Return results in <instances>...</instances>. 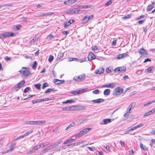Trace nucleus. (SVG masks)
<instances>
[{
  "mask_svg": "<svg viewBox=\"0 0 155 155\" xmlns=\"http://www.w3.org/2000/svg\"><path fill=\"white\" fill-rule=\"evenodd\" d=\"M92 93L94 94H98L99 93V91L98 89H96L93 91Z\"/></svg>",
  "mask_w": 155,
  "mask_h": 155,
  "instance_id": "c03bdc74",
  "label": "nucleus"
},
{
  "mask_svg": "<svg viewBox=\"0 0 155 155\" xmlns=\"http://www.w3.org/2000/svg\"><path fill=\"white\" fill-rule=\"evenodd\" d=\"M140 147L144 150L147 151L148 150V147L143 145L141 142L140 143Z\"/></svg>",
  "mask_w": 155,
  "mask_h": 155,
  "instance_id": "5701e85b",
  "label": "nucleus"
},
{
  "mask_svg": "<svg viewBox=\"0 0 155 155\" xmlns=\"http://www.w3.org/2000/svg\"><path fill=\"white\" fill-rule=\"evenodd\" d=\"M21 27L22 26L21 25H17L15 26V28H14V29H15V30H19L20 29V27Z\"/></svg>",
  "mask_w": 155,
  "mask_h": 155,
  "instance_id": "79ce46f5",
  "label": "nucleus"
},
{
  "mask_svg": "<svg viewBox=\"0 0 155 155\" xmlns=\"http://www.w3.org/2000/svg\"><path fill=\"white\" fill-rule=\"evenodd\" d=\"M82 12V10L78 9L75 11V14H81V13Z\"/></svg>",
  "mask_w": 155,
  "mask_h": 155,
  "instance_id": "3c124183",
  "label": "nucleus"
},
{
  "mask_svg": "<svg viewBox=\"0 0 155 155\" xmlns=\"http://www.w3.org/2000/svg\"><path fill=\"white\" fill-rule=\"evenodd\" d=\"M62 141L56 142L54 144L49 146L51 149H52L54 147H57L59 144Z\"/></svg>",
  "mask_w": 155,
  "mask_h": 155,
  "instance_id": "aec40b11",
  "label": "nucleus"
},
{
  "mask_svg": "<svg viewBox=\"0 0 155 155\" xmlns=\"http://www.w3.org/2000/svg\"><path fill=\"white\" fill-rule=\"evenodd\" d=\"M37 63L36 61H34L32 64V68L33 69H35L36 68Z\"/></svg>",
  "mask_w": 155,
  "mask_h": 155,
  "instance_id": "72a5a7b5",
  "label": "nucleus"
},
{
  "mask_svg": "<svg viewBox=\"0 0 155 155\" xmlns=\"http://www.w3.org/2000/svg\"><path fill=\"white\" fill-rule=\"evenodd\" d=\"M70 25L69 23V22H68V21H67L64 23V27L65 28H66L67 27L69 26Z\"/></svg>",
  "mask_w": 155,
  "mask_h": 155,
  "instance_id": "8fccbe9b",
  "label": "nucleus"
},
{
  "mask_svg": "<svg viewBox=\"0 0 155 155\" xmlns=\"http://www.w3.org/2000/svg\"><path fill=\"white\" fill-rule=\"evenodd\" d=\"M25 83V81L23 80L21 81L20 83H18L14 87V89L16 91H18L21 88L23 87V85Z\"/></svg>",
  "mask_w": 155,
  "mask_h": 155,
  "instance_id": "39448f33",
  "label": "nucleus"
},
{
  "mask_svg": "<svg viewBox=\"0 0 155 155\" xmlns=\"http://www.w3.org/2000/svg\"><path fill=\"white\" fill-rule=\"evenodd\" d=\"M34 86L36 88L38 89L39 90L41 89V85L40 84H34Z\"/></svg>",
  "mask_w": 155,
  "mask_h": 155,
  "instance_id": "ea45409f",
  "label": "nucleus"
},
{
  "mask_svg": "<svg viewBox=\"0 0 155 155\" xmlns=\"http://www.w3.org/2000/svg\"><path fill=\"white\" fill-rule=\"evenodd\" d=\"M123 91V89L120 87L116 88L114 91L113 95L114 96L119 95L121 94Z\"/></svg>",
  "mask_w": 155,
  "mask_h": 155,
  "instance_id": "20e7f679",
  "label": "nucleus"
},
{
  "mask_svg": "<svg viewBox=\"0 0 155 155\" xmlns=\"http://www.w3.org/2000/svg\"><path fill=\"white\" fill-rule=\"evenodd\" d=\"M12 4H5L2 5H0V8L2 7L3 6H12Z\"/></svg>",
  "mask_w": 155,
  "mask_h": 155,
  "instance_id": "6e6d98bb",
  "label": "nucleus"
},
{
  "mask_svg": "<svg viewBox=\"0 0 155 155\" xmlns=\"http://www.w3.org/2000/svg\"><path fill=\"white\" fill-rule=\"evenodd\" d=\"M104 124H106L111 122V120L110 119H104L103 120Z\"/></svg>",
  "mask_w": 155,
  "mask_h": 155,
  "instance_id": "a878e982",
  "label": "nucleus"
},
{
  "mask_svg": "<svg viewBox=\"0 0 155 155\" xmlns=\"http://www.w3.org/2000/svg\"><path fill=\"white\" fill-rule=\"evenodd\" d=\"M77 0H68L64 1V4L65 5H70L73 4L77 1Z\"/></svg>",
  "mask_w": 155,
  "mask_h": 155,
  "instance_id": "2eb2a0df",
  "label": "nucleus"
},
{
  "mask_svg": "<svg viewBox=\"0 0 155 155\" xmlns=\"http://www.w3.org/2000/svg\"><path fill=\"white\" fill-rule=\"evenodd\" d=\"M65 82L64 80H59L58 79H54V83L56 84H59L64 83Z\"/></svg>",
  "mask_w": 155,
  "mask_h": 155,
  "instance_id": "dca6fc26",
  "label": "nucleus"
},
{
  "mask_svg": "<svg viewBox=\"0 0 155 155\" xmlns=\"http://www.w3.org/2000/svg\"><path fill=\"white\" fill-rule=\"evenodd\" d=\"M95 55L92 52H89L87 57L88 61H91L95 59Z\"/></svg>",
  "mask_w": 155,
  "mask_h": 155,
  "instance_id": "f8f14e48",
  "label": "nucleus"
},
{
  "mask_svg": "<svg viewBox=\"0 0 155 155\" xmlns=\"http://www.w3.org/2000/svg\"><path fill=\"white\" fill-rule=\"evenodd\" d=\"M48 84L47 83H44L43 84L42 88V89H44L46 87H48Z\"/></svg>",
  "mask_w": 155,
  "mask_h": 155,
  "instance_id": "4c0bfd02",
  "label": "nucleus"
},
{
  "mask_svg": "<svg viewBox=\"0 0 155 155\" xmlns=\"http://www.w3.org/2000/svg\"><path fill=\"white\" fill-rule=\"evenodd\" d=\"M91 129V128H87L84 129L81 131L78 134H76L75 136H81L82 135H85Z\"/></svg>",
  "mask_w": 155,
  "mask_h": 155,
  "instance_id": "0eeeda50",
  "label": "nucleus"
},
{
  "mask_svg": "<svg viewBox=\"0 0 155 155\" xmlns=\"http://www.w3.org/2000/svg\"><path fill=\"white\" fill-rule=\"evenodd\" d=\"M131 16V14H128L125 16L122 17V18L124 20H125L129 19Z\"/></svg>",
  "mask_w": 155,
  "mask_h": 155,
  "instance_id": "2f4dec72",
  "label": "nucleus"
},
{
  "mask_svg": "<svg viewBox=\"0 0 155 155\" xmlns=\"http://www.w3.org/2000/svg\"><path fill=\"white\" fill-rule=\"evenodd\" d=\"M19 72L20 74H22L24 77H28L31 74L28 69H27L25 67H23L21 70H20Z\"/></svg>",
  "mask_w": 155,
  "mask_h": 155,
  "instance_id": "f257e3e1",
  "label": "nucleus"
},
{
  "mask_svg": "<svg viewBox=\"0 0 155 155\" xmlns=\"http://www.w3.org/2000/svg\"><path fill=\"white\" fill-rule=\"evenodd\" d=\"M77 8L78 9H82L84 8V5H78L77 6Z\"/></svg>",
  "mask_w": 155,
  "mask_h": 155,
  "instance_id": "680f3d73",
  "label": "nucleus"
},
{
  "mask_svg": "<svg viewBox=\"0 0 155 155\" xmlns=\"http://www.w3.org/2000/svg\"><path fill=\"white\" fill-rule=\"evenodd\" d=\"M64 54L63 53L61 52H60L57 56V59L58 60H59L63 56Z\"/></svg>",
  "mask_w": 155,
  "mask_h": 155,
  "instance_id": "473e14b6",
  "label": "nucleus"
},
{
  "mask_svg": "<svg viewBox=\"0 0 155 155\" xmlns=\"http://www.w3.org/2000/svg\"><path fill=\"white\" fill-rule=\"evenodd\" d=\"M143 124H141L138 125H137L136 126V128L140 127H142L143 126Z\"/></svg>",
  "mask_w": 155,
  "mask_h": 155,
  "instance_id": "69168bd1",
  "label": "nucleus"
},
{
  "mask_svg": "<svg viewBox=\"0 0 155 155\" xmlns=\"http://www.w3.org/2000/svg\"><path fill=\"white\" fill-rule=\"evenodd\" d=\"M74 101L73 100H67L66 101L63 102L64 104L65 103H72L74 102Z\"/></svg>",
  "mask_w": 155,
  "mask_h": 155,
  "instance_id": "58836bf2",
  "label": "nucleus"
},
{
  "mask_svg": "<svg viewBox=\"0 0 155 155\" xmlns=\"http://www.w3.org/2000/svg\"><path fill=\"white\" fill-rule=\"evenodd\" d=\"M86 60V58L85 57H83L82 58V59H79V61L81 63L84 61Z\"/></svg>",
  "mask_w": 155,
  "mask_h": 155,
  "instance_id": "603ef678",
  "label": "nucleus"
},
{
  "mask_svg": "<svg viewBox=\"0 0 155 155\" xmlns=\"http://www.w3.org/2000/svg\"><path fill=\"white\" fill-rule=\"evenodd\" d=\"M45 120L35 121L34 124H38L41 125L45 123Z\"/></svg>",
  "mask_w": 155,
  "mask_h": 155,
  "instance_id": "b1692460",
  "label": "nucleus"
},
{
  "mask_svg": "<svg viewBox=\"0 0 155 155\" xmlns=\"http://www.w3.org/2000/svg\"><path fill=\"white\" fill-rule=\"evenodd\" d=\"M145 20V19L140 20L138 21L137 23H138L140 25H141L144 22Z\"/></svg>",
  "mask_w": 155,
  "mask_h": 155,
  "instance_id": "13d9d810",
  "label": "nucleus"
},
{
  "mask_svg": "<svg viewBox=\"0 0 155 155\" xmlns=\"http://www.w3.org/2000/svg\"><path fill=\"white\" fill-rule=\"evenodd\" d=\"M92 49L94 51H95L97 50V48L96 46H94L92 47Z\"/></svg>",
  "mask_w": 155,
  "mask_h": 155,
  "instance_id": "0e129e2a",
  "label": "nucleus"
},
{
  "mask_svg": "<svg viewBox=\"0 0 155 155\" xmlns=\"http://www.w3.org/2000/svg\"><path fill=\"white\" fill-rule=\"evenodd\" d=\"M154 69V67L153 66H151L148 68L147 69V71L149 73H151L153 70Z\"/></svg>",
  "mask_w": 155,
  "mask_h": 155,
  "instance_id": "c9c22d12",
  "label": "nucleus"
},
{
  "mask_svg": "<svg viewBox=\"0 0 155 155\" xmlns=\"http://www.w3.org/2000/svg\"><path fill=\"white\" fill-rule=\"evenodd\" d=\"M2 38H6L9 37H13L15 36V34L13 32H5L4 33L1 34Z\"/></svg>",
  "mask_w": 155,
  "mask_h": 155,
  "instance_id": "6e6552de",
  "label": "nucleus"
},
{
  "mask_svg": "<svg viewBox=\"0 0 155 155\" xmlns=\"http://www.w3.org/2000/svg\"><path fill=\"white\" fill-rule=\"evenodd\" d=\"M80 144H81L80 142V141L78 142H77V143H72L71 145H72L73 146H75V145L78 146V145H80Z\"/></svg>",
  "mask_w": 155,
  "mask_h": 155,
  "instance_id": "864d4df0",
  "label": "nucleus"
},
{
  "mask_svg": "<svg viewBox=\"0 0 155 155\" xmlns=\"http://www.w3.org/2000/svg\"><path fill=\"white\" fill-rule=\"evenodd\" d=\"M53 37V36L50 34L48 35L47 37V38L48 39V40H50Z\"/></svg>",
  "mask_w": 155,
  "mask_h": 155,
  "instance_id": "e2e57ef3",
  "label": "nucleus"
},
{
  "mask_svg": "<svg viewBox=\"0 0 155 155\" xmlns=\"http://www.w3.org/2000/svg\"><path fill=\"white\" fill-rule=\"evenodd\" d=\"M38 149V146L37 145L34 146L32 150L29 151L28 153V154H31L32 153H35L36 150Z\"/></svg>",
  "mask_w": 155,
  "mask_h": 155,
  "instance_id": "a211bd4d",
  "label": "nucleus"
},
{
  "mask_svg": "<svg viewBox=\"0 0 155 155\" xmlns=\"http://www.w3.org/2000/svg\"><path fill=\"white\" fill-rule=\"evenodd\" d=\"M94 17L93 15H92L88 17L87 16H85L83 19L82 22L84 23H87L89 21L92 19Z\"/></svg>",
  "mask_w": 155,
  "mask_h": 155,
  "instance_id": "9d476101",
  "label": "nucleus"
},
{
  "mask_svg": "<svg viewBox=\"0 0 155 155\" xmlns=\"http://www.w3.org/2000/svg\"><path fill=\"white\" fill-rule=\"evenodd\" d=\"M110 89H107L104 90V94L105 95H108L110 94Z\"/></svg>",
  "mask_w": 155,
  "mask_h": 155,
  "instance_id": "bb28decb",
  "label": "nucleus"
},
{
  "mask_svg": "<svg viewBox=\"0 0 155 155\" xmlns=\"http://www.w3.org/2000/svg\"><path fill=\"white\" fill-rule=\"evenodd\" d=\"M117 59H120L121 58H123L121 54H119L117 57Z\"/></svg>",
  "mask_w": 155,
  "mask_h": 155,
  "instance_id": "338daca9",
  "label": "nucleus"
},
{
  "mask_svg": "<svg viewBox=\"0 0 155 155\" xmlns=\"http://www.w3.org/2000/svg\"><path fill=\"white\" fill-rule=\"evenodd\" d=\"M104 147L107 151H110V147L108 145H106L104 146Z\"/></svg>",
  "mask_w": 155,
  "mask_h": 155,
  "instance_id": "5fc2aeb1",
  "label": "nucleus"
},
{
  "mask_svg": "<svg viewBox=\"0 0 155 155\" xmlns=\"http://www.w3.org/2000/svg\"><path fill=\"white\" fill-rule=\"evenodd\" d=\"M88 91V90L87 88H86L81 90H78V91H73L70 92V93L73 94L74 95H76L81 94L85 92H87Z\"/></svg>",
  "mask_w": 155,
  "mask_h": 155,
  "instance_id": "f03ea898",
  "label": "nucleus"
},
{
  "mask_svg": "<svg viewBox=\"0 0 155 155\" xmlns=\"http://www.w3.org/2000/svg\"><path fill=\"white\" fill-rule=\"evenodd\" d=\"M38 40V38H37V37H35L34 38H33V39H32V40H31L30 41V42L31 43H33L35 41H37Z\"/></svg>",
  "mask_w": 155,
  "mask_h": 155,
  "instance_id": "a18cd8bd",
  "label": "nucleus"
},
{
  "mask_svg": "<svg viewBox=\"0 0 155 155\" xmlns=\"http://www.w3.org/2000/svg\"><path fill=\"white\" fill-rule=\"evenodd\" d=\"M155 4V3L154 2H152V3L149 5L147 8V11H151L152 9L154 8V5Z\"/></svg>",
  "mask_w": 155,
  "mask_h": 155,
  "instance_id": "4468645a",
  "label": "nucleus"
},
{
  "mask_svg": "<svg viewBox=\"0 0 155 155\" xmlns=\"http://www.w3.org/2000/svg\"><path fill=\"white\" fill-rule=\"evenodd\" d=\"M104 71V69L103 67H101L99 68L98 69H97L95 73L97 74H101L103 73Z\"/></svg>",
  "mask_w": 155,
  "mask_h": 155,
  "instance_id": "f3484780",
  "label": "nucleus"
},
{
  "mask_svg": "<svg viewBox=\"0 0 155 155\" xmlns=\"http://www.w3.org/2000/svg\"><path fill=\"white\" fill-rule=\"evenodd\" d=\"M92 6V5H84V8H85V9H87V8H90Z\"/></svg>",
  "mask_w": 155,
  "mask_h": 155,
  "instance_id": "bf43d9fd",
  "label": "nucleus"
},
{
  "mask_svg": "<svg viewBox=\"0 0 155 155\" xmlns=\"http://www.w3.org/2000/svg\"><path fill=\"white\" fill-rule=\"evenodd\" d=\"M115 86V84L114 83H112L109 84L103 85L101 86V87L102 88L108 87L110 88H113Z\"/></svg>",
  "mask_w": 155,
  "mask_h": 155,
  "instance_id": "ddd939ff",
  "label": "nucleus"
},
{
  "mask_svg": "<svg viewBox=\"0 0 155 155\" xmlns=\"http://www.w3.org/2000/svg\"><path fill=\"white\" fill-rule=\"evenodd\" d=\"M74 20L71 19L68 21V22H69V23L70 25L71 24L73 23L74 22Z\"/></svg>",
  "mask_w": 155,
  "mask_h": 155,
  "instance_id": "774afa93",
  "label": "nucleus"
},
{
  "mask_svg": "<svg viewBox=\"0 0 155 155\" xmlns=\"http://www.w3.org/2000/svg\"><path fill=\"white\" fill-rule=\"evenodd\" d=\"M78 107L79 109L80 110H84L86 108V106L81 105L78 106Z\"/></svg>",
  "mask_w": 155,
  "mask_h": 155,
  "instance_id": "e433bc0d",
  "label": "nucleus"
},
{
  "mask_svg": "<svg viewBox=\"0 0 155 155\" xmlns=\"http://www.w3.org/2000/svg\"><path fill=\"white\" fill-rule=\"evenodd\" d=\"M139 53L142 56L146 57L147 55V51L143 48H142L138 51Z\"/></svg>",
  "mask_w": 155,
  "mask_h": 155,
  "instance_id": "9b49d317",
  "label": "nucleus"
},
{
  "mask_svg": "<svg viewBox=\"0 0 155 155\" xmlns=\"http://www.w3.org/2000/svg\"><path fill=\"white\" fill-rule=\"evenodd\" d=\"M153 114L152 110H150L147 112H146L143 115V117H145L149 115H150Z\"/></svg>",
  "mask_w": 155,
  "mask_h": 155,
  "instance_id": "c85d7f7f",
  "label": "nucleus"
},
{
  "mask_svg": "<svg viewBox=\"0 0 155 155\" xmlns=\"http://www.w3.org/2000/svg\"><path fill=\"white\" fill-rule=\"evenodd\" d=\"M112 3V1L111 0H110L108 1L105 5V6H107L108 5H110Z\"/></svg>",
  "mask_w": 155,
  "mask_h": 155,
  "instance_id": "09e8293b",
  "label": "nucleus"
},
{
  "mask_svg": "<svg viewBox=\"0 0 155 155\" xmlns=\"http://www.w3.org/2000/svg\"><path fill=\"white\" fill-rule=\"evenodd\" d=\"M55 91L54 88H48L44 92V93L46 94L47 93H50L51 91Z\"/></svg>",
  "mask_w": 155,
  "mask_h": 155,
  "instance_id": "c756f323",
  "label": "nucleus"
},
{
  "mask_svg": "<svg viewBox=\"0 0 155 155\" xmlns=\"http://www.w3.org/2000/svg\"><path fill=\"white\" fill-rule=\"evenodd\" d=\"M72 106H68L67 107H64L62 108V110L65 111H69L71 110Z\"/></svg>",
  "mask_w": 155,
  "mask_h": 155,
  "instance_id": "cd10ccee",
  "label": "nucleus"
},
{
  "mask_svg": "<svg viewBox=\"0 0 155 155\" xmlns=\"http://www.w3.org/2000/svg\"><path fill=\"white\" fill-rule=\"evenodd\" d=\"M75 123L74 122H73L71 124H70L68 126H67L65 129V130H67L71 128L74 125Z\"/></svg>",
  "mask_w": 155,
  "mask_h": 155,
  "instance_id": "7c9ffc66",
  "label": "nucleus"
},
{
  "mask_svg": "<svg viewBox=\"0 0 155 155\" xmlns=\"http://www.w3.org/2000/svg\"><path fill=\"white\" fill-rule=\"evenodd\" d=\"M54 59V57L51 55H50L48 58V61L49 62H51Z\"/></svg>",
  "mask_w": 155,
  "mask_h": 155,
  "instance_id": "37998d69",
  "label": "nucleus"
},
{
  "mask_svg": "<svg viewBox=\"0 0 155 155\" xmlns=\"http://www.w3.org/2000/svg\"><path fill=\"white\" fill-rule=\"evenodd\" d=\"M104 101V99L101 98L98 99L96 100H93L92 101L95 103H100Z\"/></svg>",
  "mask_w": 155,
  "mask_h": 155,
  "instance_id": "412c9836",
  "label": "nucleus"
},
{
  "mask_svg": "<svg viewBox=\"0 0 155 155\" xmlns=\"http://www.w3.org/2000/svg\"><path fill=\"white\" fill-rule=\"evenodd\" d=\"M96 59H97L98 60L102 61L104 59V58L103 57H99V56H95V58Z\"/></svg>",
  "mask_w": 155,
  "mask_h": 155,
  "instance_id": "a19ab883",
  "label": "nucleus"
},
{
  "mask_svg": "<svg viewBox=\"0 0 155 155\" xmlns=\"http://www.w3.org/2000/svg\"><path fill=\"white\" fill-rule=\"evenodd\" d=\"M85 78V74H83L79 76H76L74 77L73 79L75 81L80 82L84 80Z\"/></svg>",
  "mask_w": 155,
  "mask_h": 155,
  "instance_id": "7ed1b4c3",
  "label": "nucleus"
},
{
  "mask_svg": "<svg viewBox=\"0 0 155 155\" xmlns=\"http://www.w3.org/2000/svg\"><path fill=\"white\" fill-rule=\"evenodd\" d=\"M66 12L68 14L74 15L75 13V11L71 9H68L66 11Z\"/></svg>",
  "mask_w": 155,
  "mask_h": 155,
  "instance_id": "6ab92c4d",
  "label": "nucleus"
},
{
  "mask_svg": "<svg viewBox=\"0 0 155 155\" xmlns=\"http://www.w3.org/2000/svg\"><path fill=\"white\" fill-rule=\"evenodd\" d=\"M30 89V87H27L24 90V92L25 93H26L27 92H28Z\"/></svg>",
  "mask_w": 155,
  "mask_h": 155,
  "instance_id": "de8ad7c7",
  "label": "nucleus"
},
{
  "mask_svg": "<svg viewBox=\"0 0 155 155\" xmlns=\"http://www.w3.org/2000/svg\"><path fill=\"white\" fill-rule=\"evenodd\" d=\"M35 121H26L24 123L26 124H34Z\"/></svg>",
  "mask_w": 155,
  "mask_h": 155,
  "instance_id": "f704fd0d",
  "label": "nucleus"
},
{
  "mask_svg": "<svg viewBox=\"0 0 155 155\" xmlns=\"http://www.w3.org/2000/svg\"><path fill=\"white\" fill-rule=\"evenodd\" d=\"M33 130H31L28 131L26 132L22 136H28L32 132Z\"/></svg>",
  "mask_w": 155,
  "mask_h": 155,
  "instance_id": "49530a36",
  "label": "nucleus"
},
{
  "mask_svg": "<svg viewBox=\"0 0 155 155\" xmlns=\"http://www.w3.org/2000/svg\"><path fill=\"white\" fill-rule=\"evenodd\" d=\"M54 14V13L52 12H48L46 13H43L42 15H40L39 16H46L47 15H53Z\"/></svg>",
  "mask_w": 155,
  "mask_h": 155,
  "instance_id": "393cba45",
  "label": "nucleus"
},
{
  "mask_svg": "<svg viewBox=\"0 0 155 155\" xmlns=\"http://www.w3.org/2000/svg\"><path fill=\"white\" fill-rule=\"evenodd\" d=\"M133 103H132L131 104H130L129 106L127 107L126 111L125 113L124 114V116L125 117H127L129 114L130 113V110H131L132 108H133L134 107V106H133ZM135 106V105H134Z\"/></svg>",
  "mask_w": 155,
  "mask_h": 155,
  "instance_id": "423d86ee",
  "label": "nucleus"
},
{
  "mask_svg": "<svg viewBox=\"0 0 155 155\" xmlns=\"http://www.w3.org/2000/svg\"><path fill=\"white\" fill-rule=\"evenodd\" d=\"M75 140V139H68L65 141L63 142V144H66L67 143H70L73 142L74 140Z\"/></svg>",
  "mask_w": 155,
  "mask_h": 155,
  "instance_id": "4be33fe9",
  "label": "nucleus"
},
{
  "mask_svg": "<svg viewBox=\"0 0 155 155\" xmlns=\"http://www.w3.org/2000/svg\"><path fill=\"white\" fill-rule=\"evenodd\" d=\"M32 103L33 104L39 102V99H37L33 100L32 102Z\"/></svg>",
  "mask_w": 155,
  "mask_h": 155,
  "instance_id": "052dcab7",
  "label": "nucleus"
},
{
  "mask_svg": "<svg viewBox=\"0 0 155 155\" xmlns=\"http://www.w3.org/2000/svg\"><path fill=\"white\" fill-rule=\"evenodd\" d=\"M126 68L125 67H118L114 69L115 72H118L119 73H123L125 72Z\"/></svg>",
  "mask_w": 155,
  "mask_h": 155,
  "instance_id": "1a4fd4ad",
  "label": "nucleus"
},
{
  "mask_svg": "<svg viewBox=\"0 0 155 155\" xmlns=\"http://www.w3.org/2000/svg\"><path fill=\"white\" fill-rule=\"evenodd\" d=\"M123 58H124L126 57H127V56L128 55V54L127 53H125L123 54H121Z\"/></svg>",
  "mask_w": 155,
  "mask_h": 155,
  "instance_id": "4d7b16f0",
  "label": "nucleus"
}]
</instances>
